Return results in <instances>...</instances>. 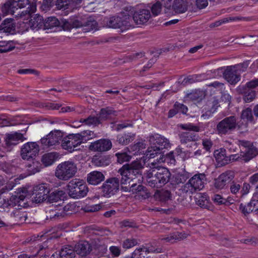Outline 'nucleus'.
Segmentation results:
<instances>
[{
    "label": "nucleus",
    "instance_id": "nucleus-40",
    "mask_svg": "<svg viewBox=\"0 0 258 258\" xmlns=\"http://www.w3.org/2000/svg\"><path fill=\"white\" fill-rule=\"evenodd\" d=\"M187 97L192 101L201 102L205 97V92L200 90H196L188 94Z\"/></svg>",
    "mask_w": 258,
    "mask_h": 258
},
{
    "label": "nucleus",
    "instance_id": "nucleus-49",
    "mask_svg": "<svg viewBox=\"0 0 258 258\" xmlns=\"http://www.w3.org/2000/svg\"><path fill=\"white\" fill-rule=\"evenodd\" d=\"M68 209L67 206H65L61 209H59L58 211L55 212L53 215L51 217L52 218H54L55 219H60L61 218H65L68 215L71 214V213H68Z\"/></svg>",
    "mask_w": 258,
    "mask_h": 258
},
{
    "label": "nucleus",
    "instance_id": "nucleus-8",
    "mask_svg": "<svg viewBox=\"0 0 258 258\" xmlns=\"http://www.w3.org/2000/svg\"><path fill=\"white\" fill-rule=\"evenodd\" d=\"M84 135V133L72 134L64 137L61 144L62 148L70 152L77 150L75 148L83 143V138L85 137Z\"/></svg>",
    "mask_w": 258,
    "mask_h": 258
},
{
    "label": "nucleus",
    "instance_id": "nucleus-12",
    "mask_svg": "<svg viewBox=\"0 0 258 258\" xmlns=\"http://www.w3.org/2000/svg\"><path fill=\"white\" fill-rule=\"evenodd\" d=\"M149 141L153 146L155 147L156 150L158 149L161 152H164L163 151L164 149L170 147L169 140L158 134L150 136Z\"/></svg>",
    "mask_w": 258,
    "mask_h": 258
},
{
    "label": "nucleus",
    "instance_id": "nucleus-42",
    "mask_svg": "<svg viewBox=\"0 0 258 258\" xmlns=\"http://www.w3.org/2000/svg\"><path fill=\"white\" fill-rule=\"evenodd\" d=\"M60 22L58 20L54 17H49L44 22V28L45 29H52L53 27L58 26Z\"/></svg>",
    "mask_w": 258,
    "mask_h": 258
},
{
    "label": "nucleus",
    "instance_id": "nucleus-23",
    "mask_svg": "<svg viewBox=\"0 0 258 258\" xmlns=\"http://www.w3.org/2000/svg\"><path fill=\"white\" fill-rule=\"evenodd\" d=\"M206 179L205 174H197L189 179V183L192 185L195 191L200 190L204 187Z\"/></svg>",
    "mask_w": 258,
    "mask_h": 258
},
{
    "label": "nucleus",
    "instance_id": "nucleus-11",
    "mask_svg": "<svg viewBox=\"0 0 258 258\" xmlns=\"http://www.w3.org/2000/svg\"><path fill=\"white\" fill-rule=\"evenodd\" d=\"M150 168L145 173V177L147 184L152 187L160 188V184L157 176V163L152 162Z\"/></svg>",
    "mask_w": 258,
    "mask_h": 258
},
{
    "label": "nucleus",
    "instance_id": "nucleus-60",
    "mask_svg": "<svg viewBox=\"0 0 258 258\" xmlns=\"http://www.w3.org/2000/svg\"><path fill=\"white\" fill-rule=\"evenodd\" d=\"M242 86L243 87H245V88L254 90V89L258 87V79H254L251 81L247 82L245 85Z\"/></svg>",
    "mask_w": 258,
    "mask_h": 258
},
{
    "label": "nucleus",
    "instance_id": "nucleus-19",
    "mask_svg": "<svg viewBox=\"0 0 258 258\" xmlns=\"http://www.w3.org/2000/svg\"><path fill=\"white\" fill-rule=\"evenodd\" d=\"M74 248L76 253L81 256H87L93 250L92 244L86 240L79 241Z\"/></svg>",
    "mask_w": 258,
    "mask_h": 258
},
{
    "label": "nucleus",
    "instance_id": "nucleus-6",
    "mask_svg": "<svg viewBox=\"0 0 258 258\" xmlns=\"http://www.w3.org/2000/svg\"><path fill=\"white\" fill-rule=\"evenodd\" d=\"M67 187L69 196L76 199L84 197L89 190L86 183L77 178L71 180Z\"/></svg>",
    "mask_w": 258,
    "mask_h": 258
},
{
    "label": "nucleus",
    "instance_id": "nucleus-14",
    "mask_svg": "<svg viewBox=\"0 0 258 258\" xmlns=\"http://www.w3.org/2000/svg\"><path fill=\"white\" fill-rule=\"evenodd\" d=\"M111 147L112 143L110 140L102 139L91 143L89 149L92 151L103 152L109 150Z\"/></svg>",
    "mask_w": 258,
    "mask_h": 258
},
{
    "label": "nucleus",
    "instance_id": "nucleus-7",
    "mask_svg": "<svg viewBox=\"0 0 258 258\" xmlns=\"http://www.w3.org/2000/svg\"><path fill=\"white\" fill-rule=\"evenodd\" d=\"M119 180L118 175L107 179L101 187L103 196L109 198L115 195L119 189Z\"/></svg>",
    "mask_w": 258,
    "mask_h": 258
},
{
    "label": "nucleus",
    "instance_id": "nucleus-35",
    "mask_svg": "<svg viewBox=\"0 0 258 258\" xmlns=\"http://www.w3.org/2000/svg\"><path fill=\"white\" fill-rule=\"evenodd\" d=\"M117 115V111L114 110L112 108L110 107H107L105 108H102L100 110L99 113V118L100 120H106L112 116Z\"/></svg>",
    "mask_w": 258,
    "mask_h": 258
},
{
    "label": "nucleus",
    "instance_id": "nucleus-58",
    "mask_svg": "<svg viewBox=\"0 0 258 258\" xmlns=\"http://www.w3.org/2000/svg\"><path fill=\"white\" fill-rule=\"evenodd\" d=\"M109 251L112 257H118L121 253V248L119 246H111L109 247Z\"/></svg>",
    "mask_w": 258,
    "mask_h": 258
},
{
    "label": "nucleus",
    "instance_id": "nucleus-61",
    "mask_svg": "<svg viewBox=\"0 0 258 258\" xmlns=\"http://www.w3.org/2000/svg\"><path fill=\"white\" fill-rule=\"evenodd\" d=\"M181 190L185 193H193L196 191L192 185L189 183V180L181 187Z\"/></svg>",
    "mask_w": 258,
    "mask_h": 258
},
{
    "label": "nucleus",
    "instance_id": "nucleus-56",
    "mask_svg": "<svg viewBox=\"0 0 258 258\" xmlns=\"http://www.w3.org/2000/svg\"><path fill=\"white\" fill-rule=\"evenodd\" d=\"M138 192H140V195L145 199L148 198L151 196V194L148 191L147 188L142 185H138Z\"/></svg>",
    "mask_w": 258,
    "mask_h": 258
},
{
    "label": "nucleus",
    "instance_id": "nucleus-26",
    "mask_svg": "<svg viewBox=\"0 0 258 258\" xmlns=\"http://www.w3.org/2000/svg\"><path fill=\"white\" fill-rule=\"evenodd\" d=\"M239 209L245 215L253 212L258 211V200H251L247 205L241 204L239 206Z\"/></svg>",
    "mask_w": 258,
    "mask_h": 258
},
{
    "label": "nucleus",
    "instance_id": "nucleus-51",
    "mask_svg": "<svg viewBox=\"0 0 258 258\" xmlns=\"http://www.w3.org/2000/svg\"><path fill=\"white\" fill-rule=\"evenodd\" d=\"M241 118L246 119L247 121L252 122L253 121V116L252 114V110L250 108H247L242 111Z\"/></svg>",
    "mask_w": 258,
    "mask_h": 258
},
{
    "label": "nucleus",
    "instance_id": "nucleus-48",
    "mask_svg": "<svg viewBox=\"0 0 258 258\" xmlns=\"http://www.w3.org/2000/svg\"><path fill=\"white\" fill-rule=\"evenodd\" d=\"M163 153L164 152H161L158 149L156 150L155 147L152 145L150 147L148 148L146 153V155L147 158L150 159L154 158L156 157L158 158V156L160 157V155H162Z\"/></svg>",
    "mask_w": 258,
    "mask_h": 258
},
{
    "label": "nucleus",
    "instance_id": "nucleus-27",
    "mask_svg": "<svg viewBox=\"0 0 258 258\" xmlns=\"http://www.w3.org/2000/svg\"><path fill=\"white\" fill-rule=\"evenodd\" d=\"M41 168V164L39 161L33 160L27 163L25 166L26 176L31 175L39 172Z\"/></svg>",
    "mask_w": 258,
    "mask_h": 258
},
{
    "label": "nucleus",
    "instance_id": "nucleus-29",
    "mask_svg": "<svg viewBox=\"0 0 258 258\" xmlns=\"http://www.w3.org/2000/svg\"><path fill=\"white\" fill-rule=\"evenodd\" d=\"M257 155H258V148L251 145L248 149H246L245 151L243 152V160L244 162H247Z\"/></svg>",
    "mask_w": 258,
    "mask_h": 258
},
{
    "label": "nucleus",
    "instance_id": "nucleus-39",
    "mask_svg": "<svg viewBox=\"0 0 258 258\" xmlns=\"http://www.w3.org/2000/svg\"><path fill=\"white\" fill-rule=\"evenodd\" d=\"M11 216L18 222H24L27 219V214L22 209H16L11 214Z\"/></svg>",
    "mask_w": 258,
    "mask_h": 258
},
{
    "label": "nucleus",
    "instance_id": "nucleus-20",
    "mask_svg": "<svg viewBox=\"0 0 258 258\" xmlns=\"http://www.w3.org/2000/svg\"><path fill=\"white\" fill-rule=\"evenodd\" d=\"M157 176L160 184V187L167 183L170 180L171 173L169 170L157 163Z\"/></svg>",
    "mask_w": 258,
    "mask_h": 258
},
{
    "label": "nucleus",
    "instance_id": "nucleus-25",
    "mask_svg": "<svg viewBox=\"0 0 258 258\" xmlns=\"http://www.w3.org/2000/svg\"><path fill=\"white\" fill-rule=\"evenodd\" d=\"M16 28L15 20L12 18H7L4 20L0 25L1 32L6 33H13Z\"/></svg>",
    "mask_w": 258,
    "mask_h": 258
},
{
    "label": "nucleus",
    "instance_id": "nucleus-18",
    "mask_svg": "<svg viewBox=\"0 0 258 258\" xmlns=\"http://www.w3.org/2000/svg\"><path fill=\"white\" fill-rule=\"evenodd\" d=\"M236 92L238 94L242 95L243 100L245 103L252 102L256 97L255 90L245 88L241 85L236 88Z\"/></svg>",
    "mask_w": 258,
    "mask_h": 258
},
{
    "label": "nucleus",
    "instance_id": "nucleus-15",
    "mask_svg": "<svg viewBox=\"0 0 258 258\" xmlns=\"http://www.w3.org/2000/svg\"><path fill=\"white\" fill-rule=\"evenodd\" d=\"M132 19L133 23L137 25H143L147 22L151 18L149 10L141 9L134 12L132 14Z\"/></svg>",
    "mask_w": 258,
    "mask_h": 258
},
{
    "label": "nucleus",
    "instance_id": "nucleus-37",
    "mask_svg": "<svg viewBox=\"0 0 258 258\" xmlns=\"http://www.w3.org/2000/svg\"><path fill=\"white\" fill-rule=\"evenodd\" d=\"M135 135L132 133L120 134L117 136V141L119 144L125 145L135 139Z\"/></svg>",
    "mask_w": 258,
    "mask_h": 258
},
{
    "label": "nucleus",
    "instance_id": "nucleus-45",
    "mask_svg": "<svg viewBox=\"0 0 258 258\" xmlns=\"http://www.w3.org/2000/svg\"><path fill=\"white\" fill-rule=\"evenodd\" d=\"M189 178L188 174L187 173H178L176 174L173 177L174 180L172 182L173 184H179L180 183H184L186 180Z\"/></svg>",
    "mask_w": 258,
    "mask_h": 258
},
{
    "label": "nucleus",
    "instance_id": "nucleus-1",
    "mask_svg": "<svg viewBox=\"0 0 258 258\" xmlns=\"http://www.w3.org/2000/svg\"><path fill=\"white\" fill-rule=\"evenodd\" d=\"M143 168L140 161H134L131 164H126L118 170V177H119V186L124 192H131V182L135 180L138 183L143 181V177L141 170Z\"/></svg>",
    "mask_w": 258,
    "mask_h": 258
},
{
    "label": "nucleus",
    "instance_id": "nucleus-36",
    "mask_svg": "<svg viewBox=\"0 0 258 258\" xmlns=\"http://www.w3.org/2000/svg\"><path fill=\"white\" fill-rule=\"evenodd\" d=\"M64 194V192L62 190H56L47 196L46 202L51 203L58 202L63 198Z\"/></svg>",
    "mask_w": 258,
    "mask_h": 258
},
{
    "label": "nucleus",
    "instance_id": "nucleus-3",
    "mask_svg": "<svg viewBox=\"0 0 258 258\" xmlns=\"http://www.w3.org/2000/svg\"><path fill=\"white\" fill-rule=\"evenodd\" d=\"M179 127L184 130L195 132H199L200 130L199 126L195 125L191 123L181 124L179 125ZM178 136L182 145L187 148H196L197 147V141L199 140V136L195 132H181L179 133Z\"/></svg>",
    "mask_w": 258,
    "mask_h": 258
},
{
    "label": "nucleus",
    "instance_id": "nucleus-44",
    "mask_svg": "<svg viewBox=\"0 0 258 258\" xmlns=\"http://www.w3.org/2000/svg\"><path fill=\"white\" fill-rule=\"evenodd\" d=\"M143 251L147 252L148 253H161L163 252V248L161 247L157 246L156 243L153 242L142 247Z\"/></svg>",
    "mask_w": 258,
    "mask_h": 258
},
{
    "label": "nucleus",
    "instance_id": "nucleus-34",
    "mask_svg": "<svg viewBox=\"0 0 258 258\" xmlns=\"http://www.w3.org/2000/svg\"><path fill=\"white\" fill-rule=\"evenodd\" d=\"M75 248L68 245L62 248L59 251L60 258H75L76 257Z\"/></svg>",
    "mask_w": 258,
    "mask_h": 258
},
{
    "label": "nucleus",
    "instance_id": "nucleus-24",
    "mask_svg": "<svg viewBox=\"0 0 258 258\" xmlns=\"http://www.w3.org/2000/svg\"><path fill=\"white\" fill-rule=\"evenodd\" d=\"M104 175L100 171H93L87 174V181L90 184L97 185L104 181Z\"/></svg>",
    "mask_w": 258,
    "mask_h": 258
},
{
    "label": "nucleus",
    "instance_id": "nucleus-54",
    "mask_svg": "<svg viewBox=\"0 0 258 258\" xmlns=\"http://www.w3.org/2000/svg\"><path fill=\"white\" fill-rule=\"evenodd\" d=\"M198 76L197 75L189 76L185 78L181 82L180 84L183 86H186L188 84H192L198 81Z\"/></svg>",
    "mask_w": 258,
    "mask_h": 258
},
{
    "label": "nucleus",
    "instance_id": "nucleus-57",
    "mask_svg": "<svg viewBox=\"0 0 258 258\" xmlns=\"http://www.w3.org/2000/svg\"><path fill=\"white\" fill-rule=\"evenodd\" d=\"M162 5L160 2H157L152 5L151 11L153 15L155 16L158 15L161 11Z\"/></svg>",
    "mask_w": 258,
    "mask_h": 258
},
{
    "label": "nucleus",
    "instance_id": "nucleus-28",
    "mask_svg": "<svg viewBox=\"0 0 258 258\" xmlns=\"http://www.w3.org/2000/svg\"><path fill=\"white\" fill-rule=\"evenodd\" d=\"M23 140V135L19 133L15 132L6 135L5 139L6 144L7 146L15 145L19 140Z\"/></svg>",
    "mask_w": 258,
    "mask_h": 258
},
{
    "label": "nucleus",
    "instance_id": "nucleus-59",
    "mask_svg": "<svg viewBox=\"0 0 258 258\" xmlns=\"http://www.w3.org/2000/svg\"><path fill=\"white\" fill-rule=\"evenodd\" d=\"M145 147L146 145L143 142H138L132 146L131 149L136 153H140L143 149L145 148Z\"/></svg>",
    "mask_w": 258,
    "mask_h": 258
},
{
    "label": "nucleus",
    "instance_id": "nucleus-30",
    "mask_svg": "<svg viewBox=\"0 0 258 258\" xmlns=\"http://www.w3.org/2000/svg\"><path fill=\"white\" fill-rule=\"evenodd\" d=\"M15 2H16L18 4V6L20 7V9L24 8L27 5H29V6L27 8L25 12L26 13H28L29 15L32 13H35L36 10V4H30V2L29 0H15Z\"/></svg>",
    "mask_w": 258,
    "mask_h": 258
},
{
    "label": "nucleus",
    "instance_id": "nucleus-21",
    "mask_svg": "<svg viewBox=\"0 0 258 258\" xmlns=\"http://www.w3.org/2000/svg\"><path fill=\"white\" fill-rule=\"evenodd\" d=\"M20 7L15 0H7L3 5L2 8L3 13L5 15H15L17 17L19 13L15 15L16 11L18 10Z\"/></svg>",
    "mask_w": 258,
    "mask_h": 258
},
{
    "label": "nucleus",
    "instance_id": "nucleus-38",
    "mask_svg": "<svg viewBox=\"0 0 258 258\" xmlns=\"http://www.w3.org/2000/svg\"><path fill=\"white\" fill-rule=\"evenodd\" d=\"M225 150H221L220 152L215 153V157L216 161L221 166L225 165L230 162V159L225 153Z\"/></svg>",
    "mask_w": 258,
    "mask_h": 258
},
{
    "label": "nucleus",
    "instance_id": "nucleus-46",
    "mask_svg": "<svg viewBox=\"0 0 258 258\" xmlns=\"http://www.w3.org/2000/svg\"><path fill=\"white\" fill-rule=\"evenodd\" d=\"M80 122L82 123H84L85 124L87 125H97L100 123H101V120L100 118L99 117L96 116H89L87 118H81L80 119Z\"/></svg>",
    "mask_w": 258,
    "mask_h": 258
},
{
    "label": "nucleus",
    "instance_id": "nucleus-41",
    "mask_svg": "<svg viewBox=\"0 0 258 258\" xmlns=\"http://www.w3.org/2000/svg\"><path fill=\"white\" fill-rule=\"evenodd\" d=\"M107 251V246L105 244H95L93 246L92 253L96 257L103 256Z\"/></svg>",
    "mask_w": 258,
    "mask_h": 258
},
{
    "label": "nucleus",
    "instance_id": "nucleus-47",
    "mask_svg": "<svg viewBox=\"0 0 258 258\" xmlns=\"http://www.w3.org/2000/svg\"><path fill=\"white\" fill-rule=\"evenodd\" d=\"M94 164L98 167L105 166L109 164L110 160L105 156H100L93 159Z\"/></svg>",
    "mask_w": 258,
    "mask_h": 258
},
{
    "label": "nucleus",
    "instance_id": "nucleus-55",
    "mask_svg": "<svg viewBox=\"0 0 258 258\" xmlns=\"http://www.w3.org/2000/svg\"><path fill=\"white\" fill-rule=\"evenodd\" d=\"M138 241L135 238H128L125 239L122 243V246L125 248H130L137 245Z\"/></svg>",
    "mask_w": 258,
    "mask_h": 258
},
{
    "label": "nucleus",
    "instance_id": "nucleus-53",
    "mask_svg": "<svg viewBox=\"0 0 258 258\" xmlns=\"http://www.w3.org/2000/svg\"><path fill=\"white\" fill-rule=\"evenodd\" d=\"M72 28H79L81 27L86 26H89L90 25H94L96 24V22L94 21H87L85 22H82L78 20H75L72 22Z\"/></svg>",
    "mask_w": 258,
    "mask_h": 258
},
{
    "label": "nucleus",
    "instance_id": "nucleus-33",
    "mask_svg": "<svg viewBox=\"0 0 258 258\" xmlns=\"http://www.w3.org/2000/svg\"><path fill=\"white\" fill-rule=\"evenodd\" d=\"M172 7L176 13H183L187 10V3L186 0H174Z\"/></svg>",
    "mask_w": 258,
    "mask_h": 258
},
{
    "label": "nucleus",
    "instance_id": "nucleus-62",
    "mask_svg": "<svg viewBox=\"0 0 258 258\" xmlns=\"http://www.w3.org/2000/svg\"><path fill=\"white\" fill-rule=\"evenodd\" d=\"M56 5L58 9L66 10L69 8L68 0H57Z\"/></svg>",
    "mask_w": 258,
    "mask_h": 258
},
{
    "label": "nucleus",
    "instance_id": "nucleus-22",
    "mask_svg": "<svg viewBox=\"0 0 258 258\" xmlns=\"http://www.w3.org/2000/svg\"><path fill=\"white\" fill-rule=\"evenodd\" d=\"M186 236V234L185 233L176 232L167 235H160L159 237V240L163 241L164 243H173L177 240H180L185 238Z\"/></svg>",
    "mask_w": 258,
    "mask_h": 258
},
{
    "label": "nucleus",
    "instance_id": "nucleus-10",
    "mask_svg": "<svg viewBox=\"0 0 258 258\" xmlns=\"http://www.w3.org/2000/svg\"><path fill=\"white\" fill-rule=\"evenodd\" d=\"M39 151V146L36 142H28L21 148V156L23 159L28 160L35 157Z\"/></svg>",
    "mask_w": 258,
    "mask_h": 258
},
{
    "label": "nucleus",
    "instance_id": "nucleus-43",
    "mask_svg": "<svg viewBox=\"0 0 258 258\" xmlns=\"http://www.w3.org/2000/svg\"><path fill=\"white\" fill-rule=\"evenodd\" d=\"M164 153H162V155H160V157L157 158L156 160L158 162V163H163V162H170V163H174L175 162V160L174 159V155L173 152H170L165 156Z\"/></svg>",
    "mask_w": 258,
    "mask_h": 258
},
{
    "label": "nucleus",
    "instance_id": "nucleus-2",
    "mask_svg": "<svg viewBox=\"0 0 258 258\" xmlns=\"http://www.w3.org/2000/svg\"><path fill=\"white\" fill-rule=\"evenodd\" d=\"M247 127V123L237 121L234 115L226 117L219 121L216 125V131L218 135L223 136L232 134L236 130H244Z\"/></svg>",
    "mask_w": 258,
    "mask_h": 258
},
{
    "label": "nucleus",
    "instance_id": "nucleus-16",
    "mask_svg": "<svg viewBox=\"0 0 258 258\" xmlns=\"http://www.w3.org/2000/svg\"><path fill=\"white\" fill-rule=\"evenodd\" d=\"M35 196L33 201L36 203H41L47 201L48 194L49 191L45 184H41L36 186L34 188Z\"/></svg>",
    "mask_w": 258,
    "mask_h": 258
},
{
    "label": "nucleus",
    "instance_id": "nucleus-31",
    "mask_svg": "<svg viewBox=\"0 0 258 258\" xmlns=\"http://www.w3.org/2000/svg\"><path fill=\"white\" fill-rule=\"evenodd\" d=\"M44 22L42 17L39 15H36L31 17L29 20V26L32 29L38 30L42 26H44Z\"/></svg>",
    "mask_w": 258,
    "mask_h": 258
},
{
    "label": "nucleus",
    "instance_id": "nucleus-4",
    "mask_svg": "<svg viewBox=\"0 0 258 258\" xmlns=\"http://www.w3.org/2000/svg\"><path fill=\"white\" fill-rule=\"evenodd\" d=\"M105 23L107 27L119 29L121 31L134 27L131 16L127 12H122L118 16L106 18Z\"/></svg>",
    "mask_w": 258,
    "mask_h": 258
},
{
    "label": "nucleus",
    "instance_id": "nucleus-17",
    "mask_svg": "<svg viewBox=\"0 0 258 258\" xmlns=\"http://www.w3.org/2000/svg\"><path fill=\"white\" fill-rule=\"evenodd\" d=\"M224 79L230 84H236L240 79V75L233 66L227 67L223 73Z\"/></svg>",
    "mask_w": 258,
    "mask_h": 258
},
{
    "label": "nucleus",
    "instance_id": "nucleus-63",
    "mask_svg": "<svg viewBox=\"0 0 258 258\" xmlns=\"http://www.w3.org/2000/svg\"><path fill=\"white\" fill-rule=\"evenodd\" d=\"M231 182H232L231 183L230 186V191L233 194H236L237 193L239 192L241 185L237 182H235L232 181Z\"/></svg>",
    "mask_w": 258,
    "mask_h": 258
},
{
    "label": "nucleus",
    "instance_id": "nucleus-52",
    "mask_svg": "<svg viewBox=\"0 0 258 258\" xmlns=\"http://www.w3.org/2000/svg\"><path fill=\"white\" fill-rule=\"evenodd\" d=\"M25 199V197L23 195L20 196H12L10 200L8 201V205L9 206L14 207L16 206L17 204H19L20 201H23Z\"/></svg>",
    "mask_w": 258,
    "mask_h": 258
},
{
    "label": "nucleus",
    "instance_id": "nucleus-50",
    "mask_svg": "<svg viewBox=\"0 0 258 258\" xmlns=\"http://www.w3.org/2000/svg\"><path fill=\"white\" fill-rule=\"evenodd\" d=\"M115 156L117 157V162L120 164L124 162H128L131 159V156L126 152L116 153Z\"/></svg>",
    "mask_w": 258,
    "mask_h": 258
},
{
    "label": "nucleus",
    "instance_id": "nucleus-32",
    "mask_svg": "<svg viewBox=\"0 0 258 258\" xmlns=\"http://www.w3.org/2000/svg\"><path fill=\"white\" fill-rule=\"evenodd\" d=\"M58 157V154L55 152H51L45 154L41 158V162L45 166L52 165Z\"/></svg>",
    "mask_w": 258,
    "mask_h": 258
},
{
    "label": "nucleus",
    "instance_id": "nucleus-5",
    "mask_svg": "<svg viewBox=\"0 0 258 258\" xmlns=\"http://www.w3.org/2000/svg\"><path fill=\"white\" fill-rule=\"evenodd\" d=\"M76 163L67 161L59 164L55 169V175L59 179L67 181L73 177L77 172Z\"/></svg>",
    "mask_w": 258,
    "mask_h": 258
},
{
    "label": "nucleus",
    "instance_id": "nucleus-64",
    "mask_svg": "<svg viewBox=\"0 0 258 258\" xmlns=\"http://www.w3.org/2000/svg\"><path fill=\"white\" fill-rule=\"evenodd\" d=\"M159 196L161 200L166 201L171 199V194L170 191L165 190L160 192Z\"/></svg>",
    "mask_w": 258,
    "mask_h": 258
},
{
    "label": "nucleus",
    "instance_id": "nucleus-13",
    "mask_svg": "<svg viewBox=\"0 0 258 258\" xmlns=\"http://www.w3.org/2000/svg\"><path fill=\"white\" fill-rule=\"evenodd\" d=\"M233 178L234 174L232 172L230 171H226L215 179L214 186L217 189H223L231 182Z\"/></svg>",
    "mask_w": 258,
    "mask_h": 258
},
{
    "label": "nucleus",
    "instance_id": "nucleus-9",
    "mask_svg": "<svg viewBox=\"0 0 258 258\" xmlns=\"http://www.w3.org/2000/svg\"><path fill=\"white\" fill-rule=\"evenodd\" d=\"M63 133L60 130H54L50 132L46 137L40 140L41 146L44 149L52 148L58 145L63 140Z\"/></svg>",
    "mask_w": 258,
    "mask_h": 258
}]
</instances>
